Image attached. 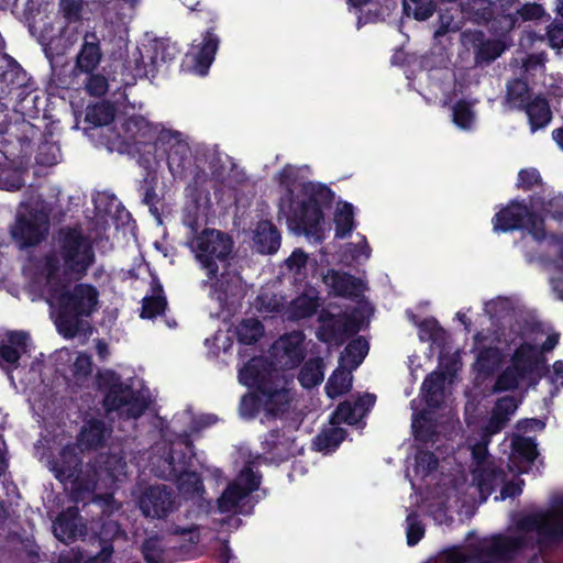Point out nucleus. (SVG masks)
<instances>
[{"mask_svg":"<svg viewBox=\"0 0 563 563\" xmlns=\"http://www.w3.org/2000/svg\"><path fill=\"white\" fill-rule=\"evenodd\" d=\"M551 242L559 247L556 256L551 257L547 254H540L538 256V261L547 269H554L559 273H563V235L552 234Z\"/></svg>","mask_w":563,"mask_h":563,"instance_id":"nucleus-56","label":"nucleus"},{"mask_svg":"<svg viewBox=\"0 0 563 563\" xmlns=\"http://www.w3.org/2000/svg\"><path fill=\"white\" fill-rule=\"evenodd\" d=\"M300 169L286 164L278 173V184L285 189L279 208L285 212L289 225L297 232L313 235L324 219V209L334 202V191L324 184L305 181L301 184L303 199L298 200L295 189L299 185Z\"/></svg>","mask_w":563,"mask_h":563,"instance_id":"nucleus-1","label":"nucleus"},{"mask_svg":"<svg viewBox=\"0 0 563 563\" xmlns=\"http://www.w3.org/2000/svg\"><path fill=\"white\" fill-rule=\"evenodd\" d=\"M206 217L200 195L194 196L188 202H186L181 222L188 229L186 239L194 238L200 233V228L202 224V220Z\"/></svg>","mask_w":563,"mask_h":563,"instance_id":"nucleus-31","label":"nucleus"},{"mask_svg":"<svg viewBox=\"0 0 563 563\" xmlns=\"http://www.w3.org/2000/svg\"><path fill=\"white\" fill-rule=\"evenodd\" d=\"M85 525L81 521L78 506H70L63 510L53 522L54 536L64 543H71L85 534Z\"/></svg>","mask_w":563,"mask_h":563,"instance_id":"nucleus-16","label":"nucleus"},{"mask_svg":"<svg viewBox=\"0 0 563 563\" xmlns=\"http://www.w3.org/2000/svg\"><path fill=\"white\" fill-rule=\"evenodd\" d=\"M334 224H335V233L334 236L336 239H345L355 229L354 222V208L350 202H343L341 207L338 208L334 213Z\"/></svg>","mask_w":563,"mask_h":563,"instance_id":"nucleus-40","label":"nucleus"},{"mask_svg":"<svg viewBox=\"0 0 563 563\" xmlns=\"http://www.w3.org/2000/svg\"><path fill=\"white\" fill-rule=\"evenodd\" d=\"M240 409L243 415L254 418L261 409H264L263 395L255 390V393L246 394L242 397Z\"/></svg>","mask_w":563,"mask_h":563,"instance_id":"nucleus-62","label":"nucleus"},{"mask_svg":"<svg viewBox=\"0 0 563 563\" xmlns=\"http://www.w3.org/2000/svg\"><path fill=\"white\" fill-rule=\"evenodd\" d=\"M124 132L128 134L130 143L133 145H147L155 142L157 143V136L152 124L146 121L143 117H131L123 124Z\"/></svg>","mask_w":563,"mask_h":563,"instance_id":"nucleus-25","label":"nucleus"},{"mask_svg":"<svg viewBox=\"0 0 563 563\" xmlns=\"http://www.w3.org/2000/svg\"><path fill=\"white\" fill-rule=\"evenodd\" d=\"M404 11L409 15L412 13L417 21H426L435 11V3L433 0H405Z\"/></svg>","mask_w":563,"mask_h":563,"instance_id":"nucleus-52","label":"nucleus"},{"mask_svg":"<svg viewBox=\"0 0 563 563\" xmlns=\"http://www.w3.org/2000/svg\"><path fill=\"white\" fill-rule=\"evenodd\" d=\"M521 111L528 117L531 133L544 129L553 118L549 100L542 95L534 96Z\"/></svg>","mask_w":563,"mask_h":563,"instance_id":"nucleus-22","label":"nucleus"},{"mask_svg":"<svg viewBox=\"0 0 563 563\" xmlns=\"http://www.w3.org/2000/svg\"><path fill=\"white\" fill-rule=\"evenodd\" d=\"M284 342V353L288 357V363L291 367H296L302 363L305 360V351L301 346V340L298 339L296 341L291 340V338L283 339Z\"/></svg>","mask_w":563,"mask_h":563,"instance_id":"nucleus-64","label":"nucleus"},{"mask_svg":"<svg viewBox=\"0 0 563 563\" xmlns=\"http://www.w3.org/2000/svg\"><path fill=\"white\" fill-rule=\"evenodd\" d=\"M368 350L369 344L367 340L363 336H357L346 344L340 360L344 361L346 357L350 368L355 369L362 364L368 353Z\"/></svg>","mask_w":563,"mask_h":563,"instance_id":"nucleus-42","label":"nucleus"},{"mask_svg":"<svg viewBox=\"0 0 563 563\" xmlns=\"http://www.w3.org/2000/svg\"><path fill=\"white\" fill-rule=\"evenodd\" d=\"M540 354L537 347L530 343L520 344L511 356L510 366L523 378H529L532 384H537L539 377H532L541 363Z\"/></svg>","mask_w":563,"mask_h":563,"instance_id":"nucleus-20","label":"nucleus"},{"mask_svg":"<svg viewBox=\"0 0 563 563\" xmlns=\"http://www.w3.org/2000/svg\"><path fill=\"white\" fill-rule=\"evenodd\" d=\"M60 148L55 142H42L38 145L35 161L41 166L51 167L58 163Z\"/></svg>","mask_w":563,"mask_h":563,"instance_id":"nucleus-55","label":"nucleus"},{"mask_svg":"<svg viewBox=\"0 0 563 563\" xmlns=\"http://www.w3.org/2000/svg\"><path fill=\"white\" fill-rule=\"evenodd\" d=\"M503 358L504 355L499 347L484 346L476 355L474 369L478 375L488 377L499 368Z\"/></svg>","mask_w":563,"mask_h":563,"instance_id":"nucleus-32","label":"nucleus"},{"mask_svg":"<svg viewBox=\"0 0 563 563\" xmlns=\"http://www.w3.org/2000/svg\"><path fill=\"white\" fill-rule=\"evenodd\" d=\"M141 553L146 563H164L165 548L157 534L145 538L141 544Z\"/></svg>","mask_w":563,"mask_h":563,"instance_id":"nucleus-47","label":"nucleus"},{"mask_svg":"<svg viewBox=\"0 0 563 563\" xmlns=\"http://www.w3.org/2000/svg\"><path fill=\"white\" fill-rule=\"evenodd\" d=\"M174 508V492L165 485L151 486L140 498V509L145 517L163 519Z\"/></svg>","mask_w":563,"mask_h":563,"instance_id":"nucleus-14","label":"nucleus"},{"mask_svg":"<svg viewBox=\"0 0 563 563\" xmlns=\"http://www.w3.org/2000/svg\"><path fill=\"white\" fill-rule=\"evenodd\" d=\"M465 11L475 23L483 25L489 24L490 31L500 33V24H498L496 20V3L492 0H470L466 3Z\"/></svg>","mask_w":563,"mask_h":563,"instance_id":"nucleus-23","label":"nucleus"},{"mask_svg":"<svg viewBox=\"0 0 563 563\" xmlns=\"http://www.w3.org/2000/svg\"><path fill=\"white\" fill-rule=\"evenodd\" d=\"M123 533L124 532L119 522L111 519L103 520L100 523L99 529L96 531V538L99 541L100 551H103L106 550V548H109L111 551L110 560L112 559V554L114 552L113 541Z\"/></svg>","mask_w":563,"mask_h":563,"instance_id":"nucleus-43","label":"nucleus"},{"mask_svg":"<svg viewBox=\"0 0 563 563\" xmlns=\"http://www.w3.org/2000/svg\"><path fill=\"white\" fill-rule=\"evenodd\" d=\"M87 78L85 80V90L91 97H102L108 92V78L101 73H84Z\"/></svg>","mask_w":563,"mask_h":563,"instance_id":"nucleus-57","label":"nucleus"},{"mask_svg":"<svg viewBox=\"0 0 563 563\" xmlns=\"http://www.w3.org/2000/svg\"><path fill=\"white\" fill-rule=\"evenodd\" d=\"M521 380H523V378L510 365H508L497 376L493 386V391L498 394L509 390H516Z\"/></svg>","mask_w":563,"mask_h":563,"instance_id":"nucleus-54","label":"nucleus"},{"mask_svg":"<svg viewBox=\"0 0 563 563\" xmlns=\"http://www.w3.org/2000/svg\"><path fill=\"white\" fill-rule=\"evenodd\" d=\"M49 466L55 478L64 484L80 476L82 459L78 452V448L71 444L63 446L58 454L49 461Z\"/></svg>","mask_w":563,"mask_h":563,"instance_id":"nucleus-15","label":"nucleus"},{"mask_svg":"<svg viewBox=\"0 0 563 563\" xmlns=\"http://www.w3.org/2000/svg\"><path fill=\"white\" fill-rule=\"evenodd\" d=\"M528 547L525 536L495 534L488 545L478 547L474 551L476 560H487L489 563H508Z\"/></svg>","mask_w":563,"mask_h":563,"instance_id":"nucleus-12","label":"nucleus"},{"mask_svg":"<svg viewBox=\"0 0 563 563\" xmlns=\"http://www.w3.org/2000/svg\"><path fill=\"white\" fill-rule=\"evenodd\" d=\"M506 473L498 467H484L475 476L477 488L479 492L481 501H486L487 498L495 492L496 487L504 483Z\"/></svg>","mask_w":563,"mask_h":563,"instance_id":"nucleus-33","label":"nucleus"},{"mask_svg":"<svg viewBox=\"0 0 563 563\" xmlns=\"http://www.w3.org/2000/svg\"><path fill=\"white\" fill-rule=\"evenodd\" d=\"M125 462L117 454L100 453L97 455L92 463V468L98 477H107L110 479H117L121 473Z\"/></svg>","mask_w":563,"mask_h":563,"instance_id":"nucleus-35","label":"nucleus"},{"mask_svg":"<svg viewBox=\"0 0 563 563\" xmlns=\"http://www.w3.org/2000/svg\"><path fill=\"white\" fill-rule=\"evenodd\" d=\"M445 379V374L437 371L424 377L420 391L427 407L431 409H439L441 407L444 397Z\"/></svg>","mask_w":563,"mask_h":563,"instance_id":"nucleus-24","label":"nucleus"},{"mask_svg":"<svg viewBox=\"0 0 563 563\" xmlns=\"http://www.w3.org/2000/svg\"><path fill=\"white\" fill-rule=\"evenodd\" d=\"M69 482H71L69 498L76 504L75 506H77L79 503L86 505L88 500H92L95 493L87 484L80 479V476L75 477Z\"/></svg>","mask_w":563,"mask_h":563,"instance_id":"nucleus-61","label":"nucleus"},{"mask_svg":"<svg viewBox=\"0 0 563 563\" xmlns=\"http://www.w3.org/2000/svg\"><path fill=\"white\" fill-rule=\"evenodd\" d=\"M512 449L515 453L529 463H533L539 454L537 443L532 438H517L512 442Z\"/></svg>","mask_w":563,"mask_h":563,"instance_id":"nucleus-58","label":"nucleus"},{"mask_svg":"<svg viewBox=\"0 0 563 563\" xmlns=\"http://www.w3.org/2000/svg\"><path fill=\"white\" fill-rule=\"evenodd\" d=\"M506 99L512 108L521 110L533 97L528 82L521 78H515L507 82Z\"/></svg>","mask_w":563,"mask_h":563,"instance_id":"nucleus-38","label":"nucleus"},{"mask_svg":"<svg viewBox=\"0 0 563 563\" xmlns=\"http://www.w3.org/2000/svg\"><path fill=\"white\" fill-rule=\"evenodd\" d=\"M319 307V299L316 295L302 292L296 297L289 306L291 318L295 320L312 317Z\"/></svg>","mask_w":563,"mask_h":563,"instance_id":"nucleus-41","label":"nucleus"},{"mask_svg":"<svg viewBox=\"0 0 563 563\" xmlns=\"http://www.w3.org/2000/svg\"><path fill=\"white\" fill-rule=\"evenodd\" d=\"M249 497L238 482L230 483L217 500L218 510L221 514L235 511L240 501Z\"/></svg>","mask_w":563,"mask_h":563,"instance_id":"nucleus-39","label":"nucleus"},{"mask_svg":"<svg viewBox=\"0 0 563 563\" xmlns=\"http://www.w3.org/2000/svg\"><path fill=\"white\" fill-rule=\"evenodd\" d=\"M529 198L530 207L533 211H541L554 220L560 221L563 219V195H556L547 199L542 194L538 192Z\"/></svg>","mask_w":563,"mask_h":563,"instance_id":"nucleus-37","label":"nucleus"},{"mask_svg":"<svg viewBox=\"0 0 563 563\" xmlns=\"http://www.w3.org/2000/svg\"><path fill=\"white\" fill-rule=\"evenodd\" d=\"M323 279L336 297L356 298L364 290L363 282L347 272L332 268L328 271Z\"/></svg>","mask_w":563,"mask_h":563,"instance_id":"nucleus-21","label":"nucleus"},{"mask_svg":"<svg viewBox=\"0 0 563 563\" xmlns=\"http://www.w3.org/2000/svg\"><path fill=\"white\" fill-rule=\"evenodd\" d=\"M240 382L263 395L264 410L277 417L288 411L289 390L283 385L272 364L263 357L251 358L239 372Z\"/></svg>","mask_w":563,"mask_h":563,"instance_id":"nucleus-4","label":"nucleus"},{"mask_svg":"<svg viewBox=\"0 0 563 563\" xmlns=\"http://www.w3.org/2000/svg\"><path fill=\"white\" fill-rule=\"evenodd\" d=\"M96 263V252L91 236L81 225H63L52 239V249L43 257L42 271L47 284L59 280L60 271L84 278Z\"/></svg>","mask_w":563,"mask_h":563,"instance_id":"nucleus-2","label":"nucleus"},{"mask_svg":"<svg viewBox=\"0 0 563 563\" xmlns=\"http://www.w3.org/2000/svg\"><path fill=\"white\" fill-rule=\"evenodd\" d=\"M102 58L100 38L96 32H86L82 43L75 58V71L81 73L95 71Z\"/></svg>","mask_w":563,"mask_h":563,"instance_id":"nucleus-17","label":"nucleus"},{"mask_svg":"<svg viewBox=\"0 0 563 563\" xmlns=\"http://www.w3.org/2000/svg\"><path fill=\"white\" fill-rule=\"evenodd\" d=\"M352 388V377L344 369L336 368L330 375L325 384V393L330 398H335L349 393Z\"/></svg>","mask_w":563,"mask_h":563,"instance_id":"nucleus-44","label":"nucleus"},{"mask_svg":"<svg viewBox=\"0 0 563 563\" xmlns=\"http://www.w3.org/2000/svg\"><path fill=\"white\" fill-rule=\"evenodd\" d=\"M261 449L264 460L274 464L286 462L298 452L295 435L284 428L272 429L265 433L261 440Z\"/></svg>","mask_w":563,"mask_h":563,"instance_id":"nucleus-13","label":"nucleus"},{"mask_svg":"<svg viewBox=\"0 0 563 563\" xmlns=\"http://www.w3.org/2000/svg\"><path fill=\"white\" fill-rule=\"evenodd\" d=\"M186 245L195 253V257L210 280H214V289L224 296L229 294V287L224 282V274L218 278L219 264L227 263L231 257L234 242L232 238L217 229H203L194 238H188Z\"/></svg>","mask_w":563,"mask_h":563,"instance_id":"nucleus-5","label":"nucleus"},{"mask_svg":"<svg viewBox=\"0 0 563 563\" xmlns=\"http://www.w3.org/2000/svg\"><path fill=\"white\" fill-rule=\"evenodd\" d=\"M504 47L500 41L485 40L475 47L476 63H490L501 55Z\"/></svg>","mask_w":563,"mask_h":563,"instance_id":"nucleus-51","label":"nucleus"},{"mask_svg":"<svg viewBox=\"0 0 563 563\" xmlns=\"http://www.w3.org/2000/svg\"><path fill=\"white\" fill-rule=\"evenodd\" d=\"M114 107L109 102L97 103L86 112V121L93 126L108 125L114 121Z\"/></svg>","mask_w":563,"mask_h":563,"instance_id":"nucleus-46","label":"nucleus"},{"mask_svg":"<svg viewBox=\"0 0 563 563\" xmlns=\"http://www.w3.org/2000/svg\"><path fill=\"white\" fill-rule=\"evenodd\" d=\"M360 331V321L352 316H344L333 322L322 324L317 331V338L323 343L342 344L346 339Z\"/></svg>","mask_w":563,"mask_h":563,"instance_id":"nucleus-19","label":"nucleus"},{"mask_svg":"<svg viewBox=\"0 0 563 563\" xmlns=\"http://www.w3.org/2000/svg\"><path fill=\"white\" fill-rule=\"evenodd\" d=\"M29 334L24 331H9L0 343V357L8 364L15 365L21 354L26 352Z\"/></svg>","mask_w":563,"mask_h":563,"instance_id":"nucleus-27","label":"nucleus"},{"mask_svg":"<svg viewBox=\"0 0 563 563\" xmlns=\"http://www.w3.org/2000/svg\"><path fill=\"white\" fill-rule=\"evenodd\" d=\"M179 54L180 49L176 43L169 38H159L154 41L148 58L153 68L158 70L172 64Z\"/></svg>","mask_w":563,"mask_h":563,"instance_id":"nucleus-30","label":"nucleus"},{"mask_svg":"<svg viewBox=\"0 0 563 563\" xmlns=\"http://www.w3.org/2000/svg\"><path fill=\"white\" fill-rule=\"evenodd\" d=\"M110 549L106 548L103 551H99L92 556L84 558L82 552H71L68 555L60 556V563H109L110 562Z\"/></svg>","mask_w":563,"mask_h":563,"instance_id":"nucleus-60","label":"nucleus"},{"mask_svg":"<svg viewBox=\"0 0 563 563\" xmlns=\"http://www.w3.org/2000/svg\"><path fill=\"white\" fill-rule=\"evenodd\" d=\"M78 443L87 450H97L106 443V423L98 418L87 420L78 434Z\"/></svg>","mask_w":563,"mask_h":563,"instance_id":"nucleus-29","label":"nucleus"},{"mask_svg":"<svg viewBox=\"0 0 563 563\" xmlns=\"http://www.w3.org/2000/svg\"><path fill=\"white\" fill-rule=\"evenodd\" d=\"M516 529L523 533L536 532L539 542L563 540V515L559 520L550 510H538L520 516Z\"/></svg>","mask_w":563,"mask_h":563,"instance_id":"nucleus-11","label":"nucleus"},{"mask_svg":"<svg viewBox=\"0 0 563 563\" xmlns=\"http://www.w3.org/2000/svg\"><path fill=\"white\" fill-rule=\"evenodd\" d=\"M518 2V0H496V14L498 24H500V33H506L510 31L516 22L517 16L510 13L512 7Z\"/></svg>","mask_w":563,"mask_h":563,"instance_id":"nucleus-50","label":"nucleus"},{"mask_svg":"<svg viewBox=\"0 0 563 563\" xmlns=\"http://www.w3.org/2000/svg\"><path fill=\"white\" fill-rule=\"evenodd\" d=\"M84 10L82 0H60L59 11L67 23H77L81 21V14Z\"/></svg>","mask_w":563,"mask_h":563,"instance_id":"nucleus-63","label":"nucleus"},{"mask_svg":"<svg viewBox=\"0 0 563 563\" xmlns=\"http://www.w3.org/2000/svg\"><path fill=\"white\" fill-rule=\"evenodd\" d=\"M157 143L167 154V165L175 179L191 178L198 183L205 175L203 169L192 161L191 150L178 131L163 130L157 135Z\"/></svg>","mask_w":563,"mask_h":563,"instance_id":"nucleus-8","label":"nucleus"},{"mask_svg":"<svg viewBox=\"0 0 563 563\" xmlns=\"http://www.w3.org/2000/svg\"><path fill=\"white\" fill-rule=\"evenodd\" d=\"M189 9L196 12L200 20L209 24L207 30L201 34V41L197 44H192L191 47L197 71L200 75H206L214 60L220 45V37L216 33V23L219 21V13L211 4L201 0L190 5Z\"/></svg>","mask_w":563,"mask_h":563,"instance_id":"nucleus-9","label":"nucleus"},{"mask_svg":"<svg viewBox=\"0 0 563 563\" xmlns=\"http://www.w3.org/2000/svg\"><path fill=\"white\" fill-rule=\"evenodd\" d=\"M324 363L321 357H310L303 363L299 373L298 382L306 388L310 389L320 385L324 378Z\"/></svg>","mask_w":563,"mask_h":563,"instance_id":"nucleus-36","label":"nucleus"},{"mask_svg":"<svg viewBox=\"0 0 563 563\" xmlns=\"http://www.w3.org/2000/svg\"><path fill=\"white\" fill-rule=\"evenodd\" d=\"M153 294L145 296L142 300L140 317L142 319H155L164 314L167 309V299L164 295V289L161 284H155L152 288Z\"/></svg>","mask_w":563,"mask_h":563,"instance_id":"nucleus-34","label":"nucleus"},{"mask_svg":"<svg viewBox=\"0 0 563 563\" xmlns=\"http://www.w3.org/2000/svg\"><path fill=\"white\" fill-rule=\"evenodd\" d=\"M55 307V325L65 339L87 334L90 330L89 319L99 308L100 292L88 283H77L73 287L60 285L48 290Z\"/></svg>","mask_w":563,"mask_h":563,"instance_id":"nucleus-3","label":"nucleus"},{"mask_svg":"<svg viewBox=\"0 0 563 563\" xmlns=\"http://www.w3.org/2000/svg\"><path fill=\"white\" fill-rule=\"evenodd\" d=\"M164 479L174 481L178 490L186 498L200 496L205 492L202 477L198 472L186 470L170 475H163Z\"/></svg>","mask_w":563,"mask_h":563,"instance_id":"nucleus-28","label":"nucleus"},{"mask_svg":"<svg viewBox=\"0 0 563 563\" xmlns=\"http://www.w3.org/2000/svg\"><path fill=\"white\" fill-rule=\"evenodd\" d=\"M196 456L194 444L190 440L170 445L167 455L163 459L164 470L156 473L157 476L170 475L180 471L189 470Z\"/></svg>","mask_w":563,"mask_h":563,"instance_id":"nucleus-18","label":"nucleus"},{"mask_svg":"<svg viewBox=\"0 0 563 563\" xmlns=\"http://www.w3.org/2000/svg\"><path fill=\"white\" fill-rule=\"evenodd\" d=\"M360 419H362V415H358L356 407L351 401L345 400L340 402L332 412L330 422L332 424L346 423L354 426L360 421Z\"/></svg>","mask_w":563,"mask_h":563,"instance_id":"nucleus-49","label":"nucleus"},{"mask_svg":"<svg viewBox=\"0 0 563 563\" xmlns=\"http://www.w3.org/2000/svg\"><path fill=\"white\" fill-rule=\"evenodd\" d=\"M346 437L347 431L345 429L341 427H332L318 434L314 443L319 451H331L339 448Z\"/></svg>","mask_w":563,"mask_h":563,"instance_id":"nucleus-48","label":"nucleus"},{"mask_svg":"<svg viewBox=\"0 0 563 563\" xmlns=\"http://www.w3.org/2000/svg\"><path fill=\"white\" fill-rule=\"evenodd\" d=\"M96 385L98 390L104 394L102 406L106 412L118 411L125 407L126 417L137 419L148 407L146 399L132 386L124 384L121 376L112 369L98 372Z\"/></svg>","mask_w":563,"mask_h":563,"instance_id":"nucleus-6","label":"nucleus"},{"mask_svg":"<svg viewBox=\"0 0 563 563\" xmlns=\"http://www.w3.org/2000/svg\"><path fill=\"white\" fill-rule=\"evenodd\" d=\"M495 233H507L527 229L537 242L547 238L544 217L530 207V201L512 199L496 212L492 219Z\"/></svg>","mask_w":563,"mask_h":563,"instance_id":"nucleus-7","label":"nucleus"},{"mask_svg":"<svg viewBox=\"0 0 563 563\" xmlns=\"http://www.w3.org/2000/svg\"><path fill=\"white\" fill-rule=\"evenodd\" d=\"M474 120V112L466 100H459L453 107V122L462 128L468 129Z\"/></svg>","mask_w":563,"mask_h":563,"instance_id":"nucleus-59","label":"nucleus"},{"mask_svg":"<svg viewBox=\"0 0 563 563\" xmlns=\"http://www.w3.org/2000/svg\"><path fill=\"white\" fill-rule=\"evenodd\" d=\"M47 230L48 221L45 216L32 210L16 214L14 223L10 225V235L20 250H25L41 244Z\"/></svg>","mask_w":563,"mask_h":563,"instance_id":"nucleus-10","label":"nucleus"},{"mask_svg":"<svg viewBox=\"0 0 563 563\" xmlns=\"http://www.w3.org/2000/svg\"><path fill=\"white\" fill-rule=\"evenodd\" d=\"M254 242L262 254H274L280 247L282 235L279 230L269 220L257 223Z\"/></svg>","mask_w":563,"mask_h":563,"instance_id":"nucleus-26","label":"nucleus"},{"mask_svg":"<svg viewBox=\"0 0 563 563\" xmlns=\"http://www.w3.org/2000/svg\"><path fill=\"white\" fill-rule=\"evenodd\" d=\"M264 325L255 318L244 319L236 329L240 343L251 345L256 343L263 335Z\"/></svg>","mask_w":563,"mask_h":563,"instance_id":"nucleus-45","label":"nucleus"},{"mask_svg":"<svg viewBox=\"0 0 563 563\" xmlns=\"http://www.w3.org/2000/svg\"><path fill=\"white\" fill-rule=\"evenodd\" d=\"M426 528L420 519V516L416 511H410L406 518V537L407 544L415 547L424 537Z\"/></svg>","mask_w":563,"mask_h":563,"instance_id":"nucleus-53","label":"nucleus"}]
</instances>
